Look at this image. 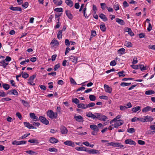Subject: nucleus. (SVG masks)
<instances>
[{
	"mask_svg": "<svg viewBox=\"0 0 155 155\" xmlns=\"http://www.w3.org/2000/svg\"><path fill=\"white\" fill-rule=\"evenodd\" d=\"M65 13L69 19L71 20L72 19L73 17V16L69 10H66Z\"/></svg>",
	"mask_w": 155,
	"mask_h": 155,
	"instance_id": "aec40b11",
	"label": "nucleus"
},
{
	"mask_svg": "<svg viewBox=\"0 0 155 155\" xmlns=\"http://www.w3.org/2000/svg\"><path fill=\"white\" fill-rule=\"evenodd\" d=\"M60 129L61 134H66L68 133V130L65 127L61 126L60 127Z\"/></svg>",
	"mask_w": 155,
	"mask_h": 155,
	"instance_id": "39448f33",
	"label": "nucleus"
},
{
	"mask_svg": "<svg viewBox=\"0 0 155 155\" xmlns=\"http://www.w3.org/2000/svg\"><path fill=\"white\" fill-rule=\"evenodd\" d=\"M108 144L109 145L114 147H118L122 148L124 147V146L121 145L120 143H118L111 142Z\"/></svg>",
	"mask_w": 155,
	"mask_h": 155,
	"instance_id": "0eeeda50",
	"label": "nucleus"
},
{
	"mask_svg": "<svg viewBox=\"0 0 155 155\" xmlns=\"http://www.w3.org/2000/svg\"><path fill=\"white\" fill-rule=\"evenodd\" d=\"M11 60L12 58L10 57L7 56H6V58L4 60L5 61L6 63H8V62L11 61Z\"/></svg>",
	"mask_w": 155,
	"mask_h": 155,
	"instance_id": "3c124183",
	"label": "nucleus"
},
{
	"mask_svg": "<svg viewBox=\"0 0 155 155\" xmlns=\"http://www.w3.org/2000/svg\"><path fill=\"white\" fill-rule=\"evenodd\" d=\"M75 149L78 151H84L87 152V148L85 147H76Z\"/></svg>",
	"mask_w": 155,
	"mask_h": 155,
	"instance_id": "5701e85b",
	"label": "nucleus"
},
{
	"mask_svg": "<svg viewBox=\"0 0 155 155\" xmlns=\"http://www.w3.org/2000/svg\"><path fill=\"white\" fill-rule=\"evenodd\" d=\"M116 21L121 25H123L125 24V22L123 20L118 18H116L115 19Z\"/></svg>",
	"mask_w": 155,
	"mask_h": 155,
	"instance_id": "a878e982",
	"label": "nucleus"
},
{
	"mask_svg": "<svg viewBox=\"0 0 155 155\" xmlns=\"http://www.w3.org/2000/svg\"><path fill=\"white\" fill-rule=\"evenodd\" d=\"M70 81L71 84H74L75 85L77 84L76 83L74 80L72 78H70Z\"/></svg>",
	"mask_w": 155,
	"mask_h": 155,
	"instance_id": "13d9d810",
	"label": "nucleus"
},
{
	"mask_svg": "<svg viewBox=\"0 0 155 155\" xmlns=\"http://www.w3.org/2000/svg\"><path fill=\"white\" fill-rule=\"evenodd\" d=\"M47 115L49 118L52 119L53 118H56L58 116L57 113H54L53 111L51 110L48 111L47 113Z\"/></svg>",
	"mask_w": 155,
	"mask_h": 155,
	"instance_id": "f03ea898",
	"label": "nucleus"
},
{
	"mask_svg": "<svg viewBox=\"0 0 155 155\" xmlns=\"http://www.w3.org/2000/svg\"><path fill=\"white\" fill-rule=\"evenodd\" d=\"M114 8L115 10L117 11L119 9V5L117 3H115L114 5Z\"/></svg>",
	"mask_w": 155,
	"mask_h": 155,
	"instance_id": "09e8293b",
	"label": "nucleus"
},
{
	"mask_svg": "<svg viewBox=\"0 0 155 155\" xmlns=\"http://www.w3.org/2000/svg\"><path fill=\"white\" fill-rule=\"evenodd\" d=\"M2 87L6 90H8L10 88L9 85L6 84H2Z\"/></svg>",
	"mask_w": 155,
	"mask_h": 155,
	"instance_id": "4c0bfd02",
	"label": "nucleus"
},
{
	"mask_svg": "<svg viewBox=\"0 0 155 155\" xmlns=\"http://www.w3.org/2000/svg\"><path fill=\"white\" fill-rule=\"evenodd\" d=\"M32 123V125H33V126L36 127H38L40 124V123L38 122H33Z\"/></svg>",
	"mask_w": 155,
	"mask_h": 155,
	"instance_id": "4d7b16f0",
	"label": "nucleus"
},
{
	"mask_svg": "<svg viewBox=\"0 0 155 155\" xmlns=\"http://www.w3.org/2000/svg\"><path fill=\"white\" fill-rule=\"evenodd\" d=\"M95 105V104L94 103L91 102L88 104H87V108H88V107H93Z\"/></svg>",
	"mask_w": 155,
	"mask_h": 155,
	"instance_id": "5fc2aeb1",
	"label": "nucleus"
},
{
	"mask_svg": "<svg viewBox=\"0 0 155 155\" xmlns=\"http://www.w3.org/2000/svg\"><path fill=\"white\" fill-rule=\"evenodd\" d=\"M29 115L30 117L34 121L38 120V117L36 116L34 113H30Z\"/></svg>",
	"mask_w": 155,
	"mask_h": 155,
	"instance_id": "dca6fc26",
	"label": "nucleus"
},
{
	"mask_svg": "<svg viewBox=\"0 0 155 155\" xmlns=\"http://www.w3.org/2000/svg\"><path fill=\"white\" fill-rule=\"evenodd\" d=\"M39 120L43 124L48 125L49 124V121L44 117L41 116L39 117Z\"/></svg>",
	"mask_w": 155,
	"mask_h": 155,
	"instance_id": "20e7f679",
	"label": "nucleus"
},
{
	"mask_svg": "<svg viewBox=\"0 0 155 155\" xmlns=\"http://www.w3.org/2000/svg\"><path fill=\"white\" fill-rule=\"evenodd\" d=\"M36 75H33L31 76L29 78L28 80V81H33L35 78L36 77Z\"/></svg>",
	"mask_w": 155,
	"mask_h": 155,
	"instance_id": "8fccbe9b",
	"label": "nucleus"
},
{
	"mask_svg": "<svg viewBox=\"0 0 155 155\" xmlns=\"http://www.w3.org/2000/svg\"><path fill=\"white\" fill-rule=\"evenodd\" d=\"M65 2L66 4L70 7H72L73 5V3L71 0H65Z\"/></svg>",
	"mask_w": 155,
	"mask_h": 155,
	"instance_id": "393cba45",
	"label": "nucleus"
},
{
	"mask_svg": "<svg viewBox=\"0 0 155 155\" xmlns=\"http://www.w3.org/2000/svg\"><path fill=\"white\" fill-rule=\"evenodd\" d=\"M144 117L145 122H151L153 120L152 117L148 115L145 116Z\"/></svg>",
	"mask_w": 155,
	"mask_h": 155,
	"instance_id": "2eb2a0df",
	"label": "nucleus"
},
{
	"mask_svg": "<svg viewBox=\"0 0 155 155\" xmlns=\"http://www.w3.org/2000/svg\"><path fill=\"white\" fill-rule=\"evenodd\" d=\"M30 135V133L28 134H26L23 135V136H22L21 137H20L19 138L20 139H24L25 137H26L28 136L29 135Z\"/></svg>",
	"mask_w": 155,
	"mask_h": 155,
	"instance_id": "680f3d73",
	"label": "nucleus"
},
{
	"mask_svg": "<svg viewBox=\"0 0 155 155\" xmlns=\"http://www.w3.org/2000/svg\"><path fill=\"white\" fill-rule=\"evenodd\" d=\"M64 143L66 145L73 147H74L75 146L74 142L71 140H67L64 142Z\"/></svg>",
	"mask_w": 155,
	"mask_h": 155,
	"instance_id": "ddd939ff",
	"label": "nucleus"
},
{
	"mask_svg": "<svg viewBox=\"0 0 155 155\" xmlns=\"http://www.w3.org/2000/svg\"><path fill=\"white\" fill-rule=\"evenodd\" d=\"M87 152L90 154H95L100 153V152L99 150L94 149L88 150L87 149Z\"/></svg>",
	"mask_w": 155,
	"mask_h": 155,
	"instance_id": "1a4fd4ad",
	"label": "nucleus"
},
{
	"mask_svg": "<svg viewBox=\"0 0 155 155\" xmlns=\"http://www.w3.org/2000/svg\"><path fill=\"white\" fill-rule=\"evenodd\" d=\"M115 122L114 127L116 128H118L119 126L123 124V121L122 120H119Z\"/></svg>",
	"mask_w": 155,
	"mask_h": 155,
	"instance_id": "423d86ee",
	"label": "nucleus"
},
{
	"mask_svg": "<svg viewBox=\"0 0 155 155\" xmlns=\"http://www.w3.org/2000/svg\"><path fill=\"white\" fill-rule=\"evenodd\" d=\"M72 102L78 105L79 103V101L77 98H75L72 99Z\"/></svg>",
	"mask_w": 155,
	"mask_h": 155,
	"instance_id": "de8ad7c7",
	"label": "nucleus"
},
{
	"mask_svg": "<svg viewBox=\"0 0 155 155\" xmlns=\"http://www.w3.org/2000/svg\"><path fill=\"white\" fill-rule=\"evenodd\" d=\"M126 30V31L131 36H132L134 35V33L132 32L130 28H127Z\"/></svg>",
	"mask_w": 155,
	"mask_h": 155,
	"instance_id": "c756f323",
	"label": "nucleus"
},
{
	"mask_svg": "<svg viewBox=\"0 0 155 155\" xmlns=\"http://www.w3.org/2000/svg\"><path fill=\"white\" fill-rule=\"evenodd\" d=\"M101 8L103 10H104L106 7V4L105 3H101Z\"/></svg>",
	"mask_w": 155,
	"mask_h": 155,
	"instance_id": "774afa93",
	"label": "nucleus"
},
{
	"mask_svg": "<svg viewBox=\"0 0 155 155\" xmlns=\"http://www.w3.org/2000/svg\"><path fill=\"white\" fill-rule=\"evenodd\" d=\"M8 65V63H6L4 60L0 62V66H2L4 68H5Z\"/></svg>",
	"mask_w": 155,
	"mask_h": 155,
	"instance_id": "a211bd4d",
	"label": "nucleus"
},
{
	"mask_svg": "<svg viewBox=\"0 0 155 155\" xmlns=\"http://www.w3.org/2000/svg\"><path fill=\"white\" fill-rule=\"evenodd\" d=\"M124 45L127 47H132V44L130 42L126 41L124 43Z\"/></svg>",
	"mask_w": 155,
	"mask_h": 155,
	"instance_id": "e433bc0d",
	"label": "nucleus"
},
{
	"mask_svg": "<svg viewBox=\"0 0 155 155\" xmlns=\"http://www.w3.org/2000/svg\"><path fill=\"white\" fill-rule=\"evenodd\" d=\"M49 142L51 143H57L58 142V141L55 138L52 137H51L49 140Z\"/></svg>",
	"mask_w": 155,
	"mask_h": 155,
	"instance_id": "cd10ccee",
	"label": "nucleus"
},
{
	"mask_svg": "<svg viewBox=\"0 0 155 155\" xmlns=\"http://www.w3.org/2000/svg\"><path fill=\"white\" fill-rule=\"evenodd\" d=\"M89 98L90 101H95L96 99V97L94 95H90Z\"/></svg>",
	"mask_w": 155,
	"mask_h": 155,
	"instance_id": "58836bf2",
	"label": "nucleus"
},
{
	"mask_svg": "<svg viewBox=\"0 0 155 155\" xmlns=\"http://www.w3.org/2000/svg\"><path fill=\"white\" fill-rule=\"evenodd\" d=\"M95 118L103 121H105L108 119L106 116L98 113H95Z\"/></svg>",
	"mask_w": 155,
	"mask_h": 155,
	"instance_id": "f257e3e1",
	"label": "nucleus"
},
{
	"mask_svg": "<svg viewBox=\"0 0 155 155\" xmlns=\"http://www.w3.org/2000/svg\"><path fill=\"white\" fill-rule=\"evenodd\" d=\"M104 87L106 92L109 93H111L112 91V88L110 87L108 85L104 84Z\"/></svg>",
	"mask_w": 155,
	"mask_h": 155,
	"instance_id": "6e6552de",
	"label": "nucleus"
},
{
	"mask_svg": "<svg viewBox=\"0 0 155 155\" xmlns=\"http://www.w3.org/2000/svg\"><path fill=\"white\" fill-rule=\"evenodd\" d=\"M24 124L25 126L29 129H36L37 127L33 126L32 125L30 124L28 122H24Z\"/></svg>",
	"mask_w": 155,
	"mask_h": 155,
	"instance_id": "4468645a",
	"label": "nucleus"
},
{
	"mask_svg": "<svg viewBox=\"0 0 155 155\" xmlns=\"http://www.w3.org/2000/svg\"><path fill=\"white\" fill-rule=\"evenodd\" d=\"M100 28L101 30L103 32H104L106 31V28L104 23H102L100 25Z\"/></svg>",
	"mask_w": 155,
	"mask_h": 155,
	"instance_id": "7c9ffc66",
	"label": "nucleus"
},
{
	"mask_svg": "<svg viewBox=\"0 0 155 155\" xmlns=\"http://www.w3.org/2000/svg\"><path fill=\"white\" fill-rule=\"evenodd\" d=\"M54 11L58 12H63V10L61 8H58L54 9Z\"/></svg>",
	"mask_w": 155,
	"mask_h": 155,
	"instance_id": "49530a36",
	"label": "nucleus"
},
{
	"mask_svg": "<svg viewBox=\"0 0 155 155\" xmlns=\"http://www.w3.org/2000/svg\"><path fill=\"white\" fill-rule=\"evenodd\" d=\"M86 116L89 117H91L93 119H95V113L93 114L91 112H89L86 114Z\"/></svg>",
	"mask_w": 155,
	"mask_h": 155,
	"instance_id": "4be33fe9",
	"label": "nucleus"
},
{
	"mask_svg": "<svg viewBox=\"0 0 155 155\" xmlns=\"http://www.w3.org/2000/svg\"><path fill=\"white\" fill-rule=\"evenodd\" d=\"M124 105L126 106L127 109L132 107V105L130 102L127 103V104Z\"/></svg>",
	"mask_w": 155,
	"mask_h": 155,
	"instance_id": "338daca9",
	"label": "nucleus"
},
{
	"mask_svg": "<svg viewBox=\"0 0 155 155\" xmlns=\"http://www.w3.org/2000/svg\"><path fill=\"white\" fill-rule=\"evenodd\" d=\"M74 118L77 121L79 122H83L84 121L83 118L80 115L74 116Z\"/></svg>",
	"mask_w": 155,
	"mask_h": 155,
	"instance_id": "9b49d317",
	"label": "nucleus"
},
{
	"mask_svg": "<svg viewBox=\"0 0 155 155\" xmlns=\"http://www.w3.org/2000/svg\"><path fill=\"white\" fill-rule=\"evenodd\" d=\"M154 91L153 90H148L146 91L145 92V94L147 95H150L154 94Z\"/></svg>",
	"mask_w": 155,
	"mask_h": 155,
	"instance_id": "f704fd0d",
	"label": "nucleus"
},
{
	"mask_svg": "<svg viewBox=\"0 0 155 155\" xmlns=\"http://www.w3.org/2000/svg\"><path fill=\"white\" fill-rule=\"evenodd\" d=\"M131 67L134 69H139V65H132L131 66Z\"/></svg>",
	"mask_w": 155,
	"mask_h": 155,
	"instance_id": "bf43d9fd",
	"label": "nucleus"
},
{
	"mask_svg": "<svg viewBox=\"0 0 155 155\" xmlns=\"http://www.w3.org/2000/svg\"><path fill=\"white\" fill-rule=\"evenodd\" d=\"M93 9L94 11V14H96V12L97 10V9L96 6L94 5H93Z\"/></svg>",
	"mask_w": 155,
	"mask_h": 155,
	"instance_id": "e2e57ef3",
	"label": "nucleus"
},
{
	"mask_svg": "<svg viewBox=\"0 0 155 155\" xmlns=\"http://www.w3.org/2000/svg\"><path fill=\"white\" fill-rule=\"evenodd\" d=\"M9 9L13 11H21V8L18 7H14L13 6H12L9 8Z\"/></svg>",
	"mask_w": 155,
	"mask_h": 155,
	"instance_id": "b1692460",
	"label": "nucleus"
},
{
	"mask_svg": "<svg viewBox=\"0 0 155 155\" xmlns=\"http://www.w3.org/2000/svg\"><path fill=\"white\" fill-rule=\"evenodd\" d=\"M90 128L93 130L96 131H98L99 129L96 125L95 124L91 125L90 126Z\"/></svg>",
	"mask_w": 155,
	"mask_h": 155,
	"instance_id": "412c9836",
	"label": "nucleus"
},
{
	"mask_svg": "<svg viewBox=\"0 0 155 155\" xmlns=\"http://www.w3.org/2000/svg\"><path fill=\"white\" fill-rule=\"evenodd\" d=\"M135 131V130L134 128H128L127 130V132L130 134H133Z\"/></svg>",
	"mask_w": 155,
	"mask_h": 155,
	"instance_id": "79ce46f5",
	"label": "nucleus"
},
{
	"mask_svg": "<svg viewBox=\"0 0 155 155\" xmlns=\"http://www.w3.org/2000/svg\"><path fill=\"white\" fill-rule=\"evenodd\" d=\"M51 44H52L53 47H54L56 46H58L59 45V43L58 41L54 39L51 43Z\"/></svg>",
	"mask_w": 155,
	"mask_h": 155,
	"instance_id": "f3484780",
	"label": "nucleus"
},
{
	"mask_svg": "<svg viewBox=\"0 0 155 155\" xmlns=\"http://www.w3.org/2000/svg\"><path fill=\"white\" fill-rule=\"evenodd\" d=\"M21 74H22V77L24 78H27L29 76L28 74L25 72H24L23 71L21 72Z\"/></svg>",
	"mask_w": 155,
	"mask_h": 155,
	"instance_id": "a18cd8bd",
	"label": "nucleus"
},
{
	"mask_svg": "<svg viewBox=\"0 0 155 155\" xmlns=\"http://www.w3.org/2000/svg\"><path fill=\"white\" fill-rule=\"evenodd\" d=\"M124 73V71H122L120 72H118V73L119 74V77L122 76L123 77H124L125 76V74H123V73Z\"/></svg>",
	"mask_w": 155,
	"mask_h": 155,
	"instance_id": "69168bd1",
	"label": "nucleus"
},
{
	"mask_svg": "<svg viewBox=\"0 0 155 155\" xmlns=\"http://www.w3.org/2000/svg\"><path fill=\"white\" fill-rule=\"evenodd\" d=\"M125 143L126 144H129L130 145H135L136 144V142L131 139L126 140L125 141Z\"/></svg>",
	"mask_w": 155,
	"mask_h": 155,
	"instance_id": "f8f14e48",
	"label": "nucleus"
},
{
	"mask_svg": "<svg viewBox=\"0 0 155 155\" xmlns=\"http://www.w3.org/2000/svg\"><path fill=\"white\" fill-rule=\"evenodd\" d=\"M139 69H140L141 71H143L147 69L146 67L142 64H139Z\"/></svg>",
	"mask_w": 155,
	"mask_h": 155,
	"instance_id": "ea45409f",
	"label": "nucleus"
},
{
	"mask_svg": "<svg viewBox=\"0 0 155 155\" xmlns=\"http://www.w3.org/2000/svg\"><path fill=\"white\" fill-rule=\"evenodd\" d=\"M131 84V83H127L125 82H122L120 84V86H122V87H125L126 86H129Z\"/></svg>",
	"mask_w": 155,
	"mask_h": 155,
	"instance_id": "37998d69",
	"label": "nucleus"
},
{
	"mask_svg": "<svg viewBox=\"0 0 155 155\" xmlns=\"http://www.w3.org/2000/svg\"><path fill=\"white\" fill-rule=\"evenodd\" d=\"M120 117V116L118 115L113 120H111L110 123V124H111L114 121H115L119 119Z\"/></svg>",
	"mask_w": 155,
	"mask_h": 155,
	"instance_id": "603ef678",
	"label": "nucleus"
},
{
	"mask_svg": "<svg viewBox=\"0 0 155 155\" xmlns=\"http://www.w3.org/2000/svg\"><path fill=\"white\" fill-rule=\"evenodd\" d=\"M140 107L139 106H137L135 107H133L132 109V111L134 112H136L140 109Z\"/></svg>",
	"mask_w": 155,
	"mask_h": 155,
	"instance_id": "2f4dec72",
	"label": "nucleus"
},
{
	"mask_svg": "<svg viewBox=\"0 0 155 155\" xmlns=\"http://www.w3.org/2000/svg\"><path fill=\"white\" fill-rule=\"evenodd\" d=\"M120 109L121 110L124 111L126 109H127V108L126 106L125 105H124V106H120Z\"/></svg>",
	"mask_w": 155,
	"mask_h": 155,
	"instance_id": "0e129e2a",
	"label": "nucleus"
},
{
	"mask_svg": "<svg viewBox=\"0 0 155 155\" xmlns=\"http://www.w3.org/2000/svg\"><path fill=\"white\" fill-rule=\"evenodd\" d=\"M77 107L78 108H81L84 109L87 108V104L82 103H81L78 104Z\"/></svg>",
	"mask_w": 155,
	"mask_h": 155,
	"instance_id": "bb28decb",
	"label": "nucleus"
},
{
	"mask_svg": "<svg viewBox=\"0 0 155 155\" xmlns=\"http://www.w3.org/2000/svg\"><path fill=\"white\" fill-rule=\"evenodd\" d=\"M27 141L24 140H21L19 141H17L16 140H14L13 141L12 143L13 145H19L25 144L26 143Z\"/></svg>",
	"mask_w": 155,
	"mask_h": 155,
	"instance_id": "7ed1b4c3",
	"label": "nucleus"
},
{
	"mask_svg": "<svg viewBox=\"0 0 155 155\" xmlns=\"http://www.w3.org/2000/svg\"><path fill=\"white\" fill-rule=\"evenodd\" d=\"M48 151L50 152L56 153L58 151V150L54 147H52L51 148H49L48 149Z\"/></svg>",
	"mask_w": 155,
	"mask_h": 155,
	"instance_id": "c03bdc74",
	"label": "nucleus"
},
{
	"mask_svg": "<svg viewBox=\"0 0 155 155\" xmlns=\"http://www.w3.org/2000/svg\"><path fill=\"white\" fill-rule=\"evenodd\" d=\"M60 64L59 63H58L55 65L54 68V70L55 71H57V70L60 68Z\"/></svg>",
	"mask_w": 155,
	"mask_h": 155,
	"instance_id": "052dcab7",
	"label": "nucleus"
},
{
	"mask_svg": "<svg viewBox=\"0 0 155 155\" xmlns=\"http://www.w3.org/2000/svg\"><path fill=\"white\" fill-rule=\"evenodd\" d=\"M28 142L31 143H38V140L36 139L29 140Z\"/></svg>",
	"mask_w": 155,
	"mask_h": 155,
	"instance_id": "a19ab883",
	"label": "nucleus"
},
{
	"mask_svg": "<svg viewBox=\"0 0 155 155\" xmlns=\"http://www.w3.org/2000/svg\"><path fill=\"white\" fill-rule=\"evenodd\" d=\"M152 108L151 107L149 106H147L143 108L142 110V112L143 113H146L151 110H152Z\"/></svg>",
	"mask_w": 155,
	"mask_h": 155,
	"instance_id": "6ab92c4d",
	"label": "nucleus"
},
{
	"mask_svg": "<svg viewBox=\"0 0 155 155\" xmlns=\"http://www.w3.org/2000/svg\"><path fill=\"white\" fill-rule=\"evenodd\" d=\"M99 17L104 21H106L107 20V18L106 17V16L103 14H101L99 15Z\"/></svg>",
	"mask_w": 155,
	"mask_h": 155,
	"instance_id": "c85d7f7f",
	"label": "nucleus"
},
{
	"mask_svg": "<svg viewBox=\"0 0 155 155\" xmlns=\"http://www.w3.org/2000/svg\"><path fill=\"white\" fill-rule=\"evenodd\" d=\"M62 30H60L58 32L57 35V37L58 39H60L62 38Z\"/></svg>",
	"mask_w": 155,
	"mask_h": 155,
	"instance_id": "c9c22d12",
	"label": "nucleus"
},
{
	"mask_svg": "<svg viewBox=\"0 0 155 155\" xmlns=\"http://www.w3.org/2000/svg\"><path fill=\"white\" fill-rule=\"evenodd\" d=\"M11 99L8 97H6L5 98H3L2 99V101L3 102H4V101H9L11 100Z\"/></svg>",
	"mask_w": 155,
	"mask_h": 155,
	"instance_id": "6e6d98bb",
	"label": "nucleus"
},
{
	"mask_svg": "<svg viewBox=\"0 0 155 155\" xmlns=\"http://www.w3.org/2000/svg\"><path fill=\"white\" fill-rule=\"evenodd\" d=\"M12 94H13L16 96H17L18 94V93L15 89L12 90Z\"/></svg>",
	"mask_w": 155,
	"mask_h": 155,
	"instance_id": "864d4df0",
	"label": "nucleus"
},
{
	"mask_svg": "<svg viewBox=\"0 0 155 155\" xmlns=\"http://www.w3.org/2000/svg\"><path fill=\"white\" fill-rule=\"evenodd\" d=\"M21 101L24 106L27 107H30V105L28 102L25 101L24 100H21Z\"/></svg>",
	"mask_w": 155,
	"mask_h": 155,
	"instance_id": "72a5a7b5",
	"label": "nucleus"
},
{
	"mask_svg": "<svg viewBox=\"0 0 155 155\" xmlns=\"http://www.w3.org/2000/svg\"><path fill=\"white\" fill-rule=\"evenodd\" d=\"M125 51V49L124 48H122L119 49L117 51V52H118V54H122L124 53Z\"/></svg>",
	"mask_w": 155,
	"mask_h": 155,
	"instance_id": "473e14b6",
	"label": "nucleus"
},
{
	"mask_svg": "<svg viewBox=\"0 0 155 155\" xmlns=\"http://www.w3.org/2000/svg\"><path fill=\"white\" fill-rule=\"evenodd\" d=\"M69 60L76 64L78 61V58L73 56H71L69 57Z\"/></svg>",
	"mask_w": 155,
	"mask_h": 155,
	"instance_id": "9d476101",
	"label": "nucleus"
}]
</instances>
